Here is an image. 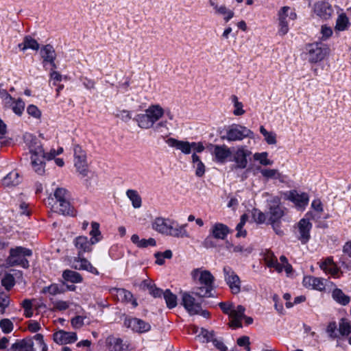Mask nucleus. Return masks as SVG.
<instances>
[{"label":"nucleus","instance_id":"ea45409f","mask_svg":"<svg viewBox=\"0 0 351 351\" xmlns=\"http://www.w3.org/2000/svg\"><path fill=\"white\" fill-rule=\"evenodd\" d=\"M90 235L91 236L90 240H91L95 244L101 239L102 236L99 230V224L97 222H92Z\"/></svg>","mask_w":351,"mask_h":351},{"label":"nucleus","instance_id":"5701e85b","mask_svg":"<svg viewBox=\"0 0 351 351\" xmlns=\"http://www.w3.org/2000/svg\"><path fill=\"white\" fill-rule=\"evenodd\" d=\"M209 232L216 239L223 240L230 233V229L222 223H215L211 227Z\"/></svg>","mask_w":351,"mask_h":351},{"label":"nucleus","instance_id":"09e8293b","mask_svg":"<svg viewBox=\"0 0 351 351\" xmlns=\"http://www.w3.org/2000/svg\"><path fill=\"white\" fill-rule=\"evenodd\" d=\"M326 332L328 334L329 337L333 339L339 338V330L337 328L335 322H331L328 324Z\"/></svg>","mask_w":351,"mask_h":351},{"label":"nucleus","instance_id":"cd10ccee","mask_svg":"<svg viewBox=\"0 0 351 351\" xmlns=\"http://www.w3.org/2000/svg\"><path fill=\"white\" fill-rule=\"evenodd\" d=\"M22 181V177L17 171H12L7 174L2 180L4 186L12 187L18 185Z\"/></svg>","mask_w":351,"mask_h":351},{"label":"nucleus","instance_id":"aec40b11","mask_svg":"<svg viewBox=\"0 0 351 351\" xmlns=\"http://www.w3.org/2000/svg\"><path fill=\"white\" fill-rule=\"evenodd\" d=\"M290 10V8L288 6L282 7L278 12V34L280 36H285L289 32L288 21L287 20L288 16V12Z\"/></svg>","mask_w":351,"mask_h":351},{"label":"nucleus","instance_id":"7ed1b4c3","mask_svg":"<svg viewBox=\"0 0 351 351\" xmlns=\"http://www.w3.org/2000/svg\"><path fill=\"white\" fill-rule=\"evenodd\" d=\"M186 225L180 226L174 221L162 217H157L152 223V228L156 231L173 237H189L185 227Z\"/></svg>","mask_w":351,"mask_h":351},{"label":"nucleus","instance_id":"a211bd4d","mask_svg":"<svg viewBox=\"0 0 351 351\" xmlns=\"http://www.w3.org/2000/svg\"><path fill=\"white\" fill-rule=\"evenodd\" d=\"M95 243L85 236H79L74 240V245L78 251L77 255L82 256L84 252H90Z\"/></svg>","mask_w":351,"mask_h":351},{"label":"nucleus","instance_id":"a18cd8bd","mask_svg":"<svg viewBox=\"0 0 351 351\" xmlns=\"http://www.w3.org/2000/svg\"><path fill=\"white\" fill-rule=\"evenodd\" d=\"M1 285L7 291H10L15 285L14 276L10 274H5L1 279Z\"/></svg>","mask_w":351,"mask_h":351},{"label":"nucleus","instance_id":"4468645a","mask_svg":"<svg viewBox=\"0 0 351 351\" xmlns=\"http://www.w3.org/2000/svg\"><path fill=\"white\" fill-rule=\"evenodd\" d=\"M297 238L302 244L308 243L311 238L310 231L312 228V223L308 219L303 218L297 224Z\"/></svg>","mask_w":351,"mask_h":351},{"label":"nucleus","instance_id":"b1692460","mask_svg":"<svg viewBox=\"0 0 351 351\" xmlns=\"http://www.w3.org/2000/svg\"><path fill=\"white\" fill-rule=\"evenodd\" d=\"M262 254L264 262L268 267L274 268L278 272L283 270L282 265L278 262L276 257L271 250H266Z\"/></svg>","mask_w":351,"mask_h":351},{"label":"nucleus","instance_id":"2eb2a0df","mask_svg":"<svg viewBox=\"0 0 351 351\" xmlns=\"http://www.w3.org/2000/svg\"><path fill=\"white\" fill-rule=\"evenodd\" d=\"M250 154L251 152L245 149L244 146L239 147L233 154V161L236 163V167L245 169L248 163L247 157Z\"/></svg>","mask_w":351,"mask_h":351},{"label":"nucleus","instance_id":"bb28decb","mask_svg":"<svg viewBox=\"0 0 351 351\" xmlns=\"http://www.w3.org/2000/svg\"><path fill=\"white\" fill-rule=\"evenodd\" d=\"M209 3L215 10V14L223 16L225 22L227 23L233 18L234 12L228 9L225 5H219L213 0H209Z\"/></svg>","mask_w":351,"mask_h":351},{"label":"nucleus","instance_id":"4d7b16f0","mask_svg":"<svg viewBox=\"0 0 351 351\" xmlns=\"http://www.w3.org/2000/svg\"><path fill=\"white\" fill-rule=\"evenodd\" d=\"M115 116L118 118H120L124 122H128L132 119L130 112L126 110H117Z\"/></svg>","mask_w":351,"mask_h":351},{"label":"nucleus","instance_id":"f257e3e1","mask_svg":"<svg viewBox=\"0 0 351 351\" xmlns=\"http://www.w3.org/2000/svg\"><path fill=\"white\" fill-rule=\"evenodd\" d=\"M71 195L64 188H57L53 194L45 199V204L55 212L63 215L75 216L76 210L70 202Z\"/></svg>","mask_w":351,"mask_h":351},{"label":"nucleus","instance_id":"c03bdc74","mask_svg":"<svg viewBox=\"0 0 351 351\" xmlns=\"http://www.w3.org/2000/svg\"><path fill=\"white\" fill-rule=\"evenodd\" d=\"M231 100L234 104V108L233 114L236 116H241L245 114V111L243 109V105L239 101L238 97L236 95H232Z\"/></svg>","mask_w":351,"mask_h":351},{"label":"nucleus","instance_id":"774afa93","mask_svg":"<svg viewBox=\"0 0 351 351\" xmlns=\"http://www.w3.org/2000/svg\"><path fill=\"white\" fill-rule=\"evenodd\" d=\"M62 78V75L58 71L53 70L50 73V79H51V80L53 81V85H54V86H57L58 85L57 83L59 82H61Z\"/></svg>","mask_w":351,"mask_h":351},{"label":"nucleus","instance_id":"6e6d98bb","mask_svg":"<svg viewBox=\"0 0 351 351\" xmlns=\"http://www.w3.org/2000/svg\"><path fill=\"white\" fill-rule=\"evenodd\" d=\"M27 113L36 119H40L41 117V111L38 109V108L35 105H29L27 108Z\"/></svg>","mask_w":351,"mask_h":351},{"label":"nucleus","instance_id":"ddd939ff","mask_svg":"<svg viewBox=\"0 0 351 351\" xmlns=\"http://www.w3.org/2000/svg\"><path fill=\"white\" fill-rule=\"evenodd\" d=\"M182 304L191 315L199 314L201 311L202 300H196L189 293L182 294Z\"/></svg>","mask_w":351,"mask_h":351},{"label":"nucleus","instance_id":"4be33fe9","mask_svg":"<svg viewBox=\"0 0 351 351\" xmlns=\"http://www.w3.org/2000/svg\"><path fill=\"white\" fill-rule=\"evenodd\" d=\"M166 143L171 147L180 150L184 154L191 153V143L189 141H180L174 138H169L165 141Z\"/></svg>","mask_w":351,"mask_h":351},{"label":"nucleus","instance_id":"13d9d810","mask_svg":"<svg viewBox=\"0 0 351 351\" xmlns=\"http://www.w3.org/2000/svg\"><path fill=\"white\" fill-rule=\"evenodd\" d=\"M214 238L210 234L204 239L203 241V246L206 248H213L217 247V243Z\"/></svg>","mask_w":351,"mask_h":351},{"label":"nucleus","instance_id":"0eeeda50","mask_svg":"<svg viewBox=\"0 0 351 351\" xmlns=\"http://www.w3.org/2000/svg\"><path fill=\"white\" fill-rule=\"evenodd\" d=\"M254 133L250 129L239 124L230 125L226 130V134L223 137L228 141H241L245 138H252Z\"/></svg>","mask_w":351,"mask_h":351},{"label":"nucleus","instance_id":"c756f323","mask_svg":"<svg viewBox=\"0 0 351 351\" xmlns=\"http://www.w3.org/2000/svg\"><path fill=\"white\" fill-rule=\"evenodd\" d=\"M303 284L305 287H310L322 291L325 289V285L322 278L313 276H306L303 279Z\"/></svg>","mask_w":351,"mask_h":351},{"label":"nucleus","instance_id":"680f3d73","mask_svg":"<svg viewBox=\"0 0 351 351\" xmlns=\"http://www.w3.org/2000/svg\"><path fill=\"white\" fill-rule=\"evenodd\" d=\"M321 34L322 35V38L323 40H326L332 36V29H331V27H328L326 25H322L321 28Z\"/></svg>","mask_w":351,"mask_h":351},{"label":"nucleus","instance_id":"f704fd0d","mask_svg":"<svg viewBox=\"0 0 351 351\" xmlns=\"http://www.w3.org/2000/svg\"><path fill=\"white\" fill-rule=\"evenodd\" d=\"M126 195L131 201L132 206L134 208H138L142 205V199L138 191L134 189H128L126 191Z\"/></svg>","mask_w":351,"mask_h":351},{"label":"nucleus","instance_id":"e2e57ef3","mask_svg":"<svg viewBox=\"0 0 351 351\" xmlns=\"http://www.w3.org/2000/svg\"><path fill=\"white\" fill-rule=\"evenodd\" d=\"M71 322L73 328H80L84 325V318L82 316L77 315L73 317Z\"/></svg>","mask_w":351,"mask_h":351},{"label":"nucleus","instance_id":"473e14b6","mask_svg":"<svg viewBox=\"0 0 351 351\" xmlns=\"http://www.w3.org/2000/svg\"><path fill=\"white\" fill-rule=\"evenodd\" d=\"M18 47L21 51H25L27 49L38 50L39 49L38 43L29 36L24 38L23 43L18 45Z\"/></svg>","mask_w":351,"mask_h":351},{"label":"nucleus","instance_id":"69168bd1","mask_svg":"<svg viewBox=\"0 0 351 351\" xmlns=\"http://www.w3.org/2000/svg\"><path fill=\"white\" fill-rule=\"evenodd\" d=\"M219 306L221 311L228 315H230L232 308H233V304L232 303H227V302H220L219 304Z\"/></svg>","mask_w":351,"mask_h":351},{"label":"nucleus","instance_id":"79ce46f5","mask_svg":"<svg viewBox=\"0 0 351 351\" xmlns=\"http://www.w3.org/2000/svg\"><path fill=\"white\" fill-rule=\"evenodd\" d=\"M339 336H348L351 332V326L346 319H341L339 323Z\"/></svg>","mask_w":351,"mask_h":351},{"label":"nucleus","instance_id":"0e129e2a","mask_svg":"<svg viewBox=\"0 0 351 351\" xmlns=\"http://www.w3.org/2000/svg\"><path fill=\"white\" fill-rule=\"evenodd\" d=\"M80 80L82 82L83 85L87 89L90 90L95 88V82L93 80L89 79L87 77H82Z\"/></svg>","mask_w":351,"mask_h":351},{"label":"nucleus","instance_id":"dca6fc26","mask_svg":"<svg viewBox=\"0 0 351 351\" xmlns=\"http://www.w3.org/2000/svg\"><path fill=\"white\" fill-rule=\"evenodd\" d=\"M320 268L334 278H339L343 272L337 264L333 261L332 257L326 258L319 265Z\"/></svg>","mask_w":351,"mask_h":351},{"label":"nucleus","instance_id":"603ef678","mask_svg":"<svg viewBox=\"0 0 351 351\" xmlns=\"http://www.w3.org/2000/svg\"><path fill=\"white\" fill-rule=\"evenodd\" d=\"M81 263L82 266V270H86L93 274H98L97 269L93 267L91 263L86 258L80 256Z\"/></svg>","mask_w":351,"mask_h":351},{"label":"nucleus","instance_id":"e433bc0d","mask_svg":"<svg viewBox=\"0 0 351 351\" xmlns=\"http://www.w3.org/2000/svg\"><path fill=\"white\" fill-rule=\"evenodd\" d=\"M167 306L171 309L177 306V296L173 294L169 289H166L163 294Z\"/></svg>","mask_w":351,"mask_h":351},{"label":"nucleus","instance_id":"58836bf2","mask_svg":"<svg viewBox=\"0 0 351 351\" xmlns=\"http://www.w3.org/2000/svg\"><path fill=\"white\" fill-rule=\"evenodd\" d=\"M349 19L346 14H341L336 21L335 29L338 31H344L348 29L349 26Z\"/></svg>","mask_w":351,"mask_h":351},{"label":"nucleus","instance_id":"9b49d317","mask_svg":"<svg viewBox=\"0 0 351 351\" xmlns=\"http://www.w3.org/2000/svg\"><path fill=\"white\" fill-rule=\"evenodd\" d=\"M224 279L231 293L238 294L241 291V280L239 276L229 266L223 267Z\"/></svg>","mask_w":351,"mask_h":351},{"label":"nucleus","instance_id":"5fc2aeb1","mask_svg":"<svg viewBox=\"0 0 351 351\" xmlns=\"http://www.w3.org/2000/svg\"><path fill=\"white\" fill-rule=\"evenodd\" d=\"M156 284L150 279L143 280L139 285V289L141 291H147L149 293Z\"/></svg>","mask_w":351,"mask_h":351},{"label":"nucleus","instance_id":"4c0bfd02","mask_svg":"<svg viewBox=\"0 0 351 351\" xmlns=\"http://www.w3.org/2000/svg\"><path fill=\"white\" fill-rule=\"evenodd\" d=\"M229 317L231 319L230 323V327L234 328L242 327L241 319L243 318V317L240 315L239 313L234 310V308H232Z\"/></svg>","mask_w":351,"mask_h":351},{"label":"nucleus","instance_id":"393cba45","mask_svg":"<svg viewBox=\"0 0 351 351\" xmlns=\"http://www.w3.org/2000/svg\"><path fill=\"white\" fill-rule=\"evenodd\" d=\"M287 199L300 208L304 207L308 203V195L305 193L300 194L296 191H289Z\"/></svg>","mask_w":351,"mask_h":351},{"label":"nucleus","instance_id":"37998d69","mask_svg":"<svg viewBox=\"0 0 351 351\" xmlns=\"http://www.w3.org/2000/svg\"><path fill=\"white\" fill-rule=\"evenodd\" d=\"M12 349L13 351H33L34 350L32 345L24 340L14 343Z\"/></svg>","mask_w":351,"mask_h":351},{"label":"nucleus","instance_id":"72a5a7b5","mask_svg":"<svg viewBox=\"0 0 351 351\" xmlns=\"http://www.w3.org/2000/svg\"><path fill=\"white\" fill-rule=\"evenodd\" d=\"M332 297L335 302L343 306L348 304L350 301V298L346 295L341 289L338 288L332 291Z\"/></svg>","mask_w":351,"mask_h":351},{"label":"nucleus","instance_id":"052dcab7","mask_svg":"<svg viewBox=\"0 0 351 351\" xmlns=\"http://www.w3.org/2000/svg\"><path fill=\"white\" fill-rule=\"evenodd\" d=\"M156 245V240L153 238H149L148 239H141L140 243L138 247L144 248L148 246H155Z\"/></svg>","mask_w":351,"mask_h":351},{"label":"nucleus","instance_id":"9d476101","mask_svg":"<svg viewBox=\"0 0 351 351\" xmlns=\"http://www.w3.org/2000/svg\"><path fill=\"white\" fill-rule=\"evenodd\" d=\"M74 152V165L77 171L82 176L88 175V164L86 162V155L85 152L79 145H75L73 147Z\"/></svg>","mask_w":351,"mask_h":351},{"label":"nucleus","instance_id":"412c9836","mask_svg":"<svg viewBox=\"0 0 351 351\" xmlns=\"http://www.w3.org/2000/svg\"><path fill=\"white\" fill-rule=\"evenodd\" d=\"M314 12L319 17L324 19H328L331 16L333 10L328 3L319 1L315 4Z\"/></svg>","mask_w":351,"mask_h":351},{"label":"nucleus","instance_id":"20e7f679","mask_svg":"<svg viewBox=\"0 0 351 351\" xmlns=\"http://www.w3.org/2000/svg\"><path fill=\"white\" fill-rule=\"evenodd\" d=\"M165 114V110L158 104L151 105L145 113L137 114L134 120L142 129H149Z\"/></svg>","mask_w":351,"mask_h":351},{"label":"nucleus","instance_id":"7c9ffc66","mask_svg":"<svg viewBox=\"0 0 351 351\" xmlns=\"http://www.w3.org/2000/svg\"><path fill=\"white\" fill-rule=\"evenodd\" d=\"M257 169L260 171L263 177L266 179H274L278 180L280 182H283L284 178L281 173L278 169H263L258 167Z\"/></svg>","mask_w":351,"mask_h":351},{"label":"nucleus","instance_id":"a19ab883","mask_svg":"<svg viewBox=\"0 0 351 351\" xmlns=\"http://www.w3.org/2000/svg\"><path fill=\"white\" fill-rule=\"evenodd\" d=\"M192 161L196 165L195 175L198 177L203 176L205 173V166L195 153L192 155Z\"/></svg>","mask_w":351,"mask_h":351},{"label":"nucleus","instance_id":"3c124183","mask_svg":"<svg viewBox=\"0 0 351 351\" xmlns=\"http://www.w3.org/2000/svg\"><path fill=\"white\" fill-rule=\"evenodd\" d=\"M25 108V103L21 99L14 101L12 104V109L13 112L17 115H21Z\"/></svg>","mask_w":351,"mask_h":351},{"label":"nucleus","instance_id":"423d86ee","mask_svg":"<svg viewBox=\"0 0 351 351\" xmlns=\"http://www.w3.org/2000/svg\"><path fill=\"white\" fill-rule=\"evenodd\" d=\"M32 256V251L30 249L22 246L12 247L6 258V264L10 267L20 266L27 269L29 267L28 258Z\"/></svg>","mask_w":351,"mask_h":351},{"label":"nucleus","instance_id":"6ab92c4d","mask_svg":"<svg viewBox=\"0 0 351 351\" xmlns=\"http://www.w3.org/2000/svg\"><path fill=\"white\" fill-rule=\"evenodd\" d=\"M53 341L58 344L72 343L77 341V335L73 332L58 330L53 335Z\"/></svg>","mask_w":351,"mask_h":351},{"label":"nucleus","instance_id":"f8f14e48","mask_svg":"<svg viewBox=\"0 0 351 351\" xmlns=\"http://www.w3.org/2000/svg\"><path fill=\"white\" fill-rule=\"evenodd\" d=\"M124 326L131 329L133 332L138 333H144L151 329L149 323L145 321L132 317H126L124 319Z\"/></svg>","mask_w":351,"mask_h":351},{"label":"nucleus","instance_id":"bf43d9fd","mask_svg":"<svg viewBox=\"0 0 351 351\" xmlns=\"http://www.w3.org/2000/svg\"><path fill=\"white\" fill-rule=\"evenodd\" d=\"M228 249L230 252L245 254H250L252 252L251 248H243L241 245H231Z\"/></svg>","mask_w":351,"mask_h":351},{"label":"nucleus","instance_id":"a878e982","mask_svg":"<svg viewBox=\"0 0 351 351\" xmlns=\"http://www.w3.org/2000/svg\"><path fill=\"white\" fill-rule=\"evenodd\" d=\"M106 343L110 351H128V346L123 343L121 338L110 336L106 339Z\"/></svg>","mask_w":351,"mask_h":351},{"label":"nucleus","instance_id":"6e6552de","mask_svg":"<svg viewBox=\"0 0 351 351\" xmlns=\"http://www.w3.org/2000/svg\"><path fill=\"white\" fill-rule=\"evenodd\" d=\"M307 51L309 62L316 63L324 59L329 49L322 43H314L308 45Z\"/></svg>","mask_w":351,"mask_h":351},{"label":"nucleus","instance_id":"c85d7f7f","mask_svg":"<svg viewBox=\"0 0 351 351\" xmlns=\"http://www.w3.org/2000/svg\"><path fill=\"white\" fill-rule=\"evenodd\" d=\"M40 56L43 58V64L45 65L47 62H52L56 60V53L53 47L49 44L44 45L40 49Z\"/></svg>","mask_w":351,"mask_h":351},{"label":"nucleus","instance_id":"338daca9","mask_svg":"<svg viewBox=\"0 0 351 351\" xmlns=\"http://www.w3.org/2000/svg\"><path fill=\"white\" fill-rule=\"evenodd\" d=\"M53 307L55 309L64 311L69 307V304L67 302L59 300L53 303Z\"/></svg>","mask_w":351,"mask_h":351},{"label":"nucleus","instance_id":"1a4fd4ad","mask_svg":"<svg viewBox=\"0 0 351 351\" xmlns=\"http://www.w3.org/2000/svg\"><path fill=\"white\" fill-rule=\"evenodd\" d=\"M285 208L280 205L279 197H274L270 201L268 212V220L270 224L280 223V219L285 215Z\"/></svg>","mask_w":351,"mask_h":351},{"label":"nucleus","instance_id":"de8ad7c7","mask_svg":"<svg viewBox=\"0 0 351 351\" xmlns=\"http://www.w3.org/2000/svg\"><path fill=\"white\" fill-rule=\"evenodd\" d=\"M0 328L5 334H8L13 330L14 325L10 319L4 318L0 321Z\"/></svg>","mask_w":351,"mask_h":351},{"label":"nucleus","instance_id":"864d4df0","mask_svg":"<svg viewBox=\"0 0 351 351\" xmlns=\"http://www.w3.org/2000/svg\"><path fill=\"white\" fill-rule=\"evenodd\" d=\"M252 218L255 222L263 223L266 220V215L261 210L255 208L252 210Z\"/></svg>","mask_w":351,"mask_h":351},{"label":"nucleus","instance_id":"49530a36","mask_svg":"<svg viewBox=\"0 0 351 351\" xmlns=\"http://www.w3.org/2000/svg\"><path fill=\"white\" fill-rule=\"evenodd\" d=\"M267 156V152L256 153L254 155V158L255 160L259 161V162L263 165H271L273 164V161L268 159Z\"/></svg>","mask_w":351,"mask_h":351},{"label":"nucleus","instance_id":"f3484780","mask_svg":"<svg viewBox=\"0 0 351 351\" xmlns=\"http://www.w3.org/2000/svg\"><path fill=\"white\" fill-rule=\"evenodd\" d=\"M213 148L212 154L215 160L219 163H224L232 154L230 149L225 145H213Z\"/></svg>","mask_w":351,"mask_h":351},{"label":"nucleus","instance_id":"2f4dec72","mask_svg":"<svg viewBox=\"0 0 351 351\" xmlns=\"http://www.w3.org/2000/svg\"><path fill=\"white\" fill-rule=\"evenodd\" d=\"M110 293L113 295H116L117 299L121 302H129L132 299L133 296L130 291L121 288H112Z\"/></svg>","mask_w":351,"mask_h":351},{"label":"nucleus","instance_id":"f03ea898","mask_svg":"<svg viewBox=\"0 0 351 351\" xmlns=\"http://www.w3.org/2000/svg\"><path fill=\"white\" fill-rule=\"evenodd\" d=\"M191 276L197 285L194 287L193 293L199 298L212 296L211 291L214 287L215 280L212 274L208 270H202L198 268L192 271Z\"/></svg>","mask_w":351,"mask_h":351},{"label":"nucleus","instance_id":"39448f33","mask_svg":"<svg viewBox=\"0 0 351 351\" xmlns=\"http://www.w3.org/2000/svg\"><path fill=\"white\" fill-rule=\"evenodd\" d=\"M31 144L29 145V152L31 156V164L32 168L39 175H42L45 172V160L46 159L45 152L40 144V143L32 136Z\"/></svg>","mask_w":351,"mask_h":351},{"label":"nucleus","instance_id":"c9c22d12","mask_svg":"<svg viewBox=\"0 0 351 351\" xmlns=\"http://www.w3.org/2000/svg\"><path fill=\"white\" fill-rule=\"evenodd\" d=\"M62 278L68 282L72 283H79L83 280L82 276L77 271L66 269L62 273Z\"/></svg>","mask_w":351,"mask_h":351},{"label":"nucleus","instance_id":"8fccbe9b","mask_svg":"<svg viewBox=\"0 0 351 351\" xmlns=\"http://www.w3.org/2000/svg\"><path fill=\"white\" fill-rule=\"evenodd\" d=\"M10 297L4 292L0 293V314H4L5 308L10 304Z\"/></svg>","mask_w":351,"mask_h":351}]
</instances>
